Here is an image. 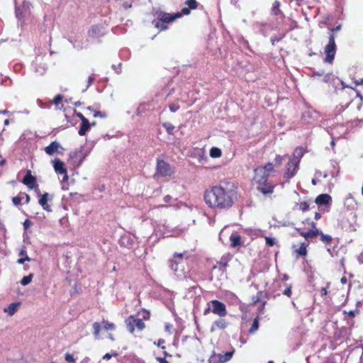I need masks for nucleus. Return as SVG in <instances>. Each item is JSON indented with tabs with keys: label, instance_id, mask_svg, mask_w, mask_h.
Instances as JSON below:
<instances>
[{
	"label": "nucleus",
	"instance_id": "nucleus-1",
	"mask_svg": "<svg viewBox=\"0 0 363 363\" xmlns=\"http://www.w3.org/2000/svg\"><path fill=\"white\" fill-rule=\"evenodd\" d=\"M237 191L233 183H224L212 186L204 193V201L211 208L228 209L236 199Z\"/></svg>",
	"mask_w": 363,
	"mask_h": 363
},
{
	"label": "nucleus",
	"instance_id": "nucleus-2",
	"mask_svg": "<svg viewBox=\"0 0 363 363\" xmlns=\"http://www.w3.org/2000/svg\"><path fill=\"white\" fill-rule=\"evenodd\" d=\"M274 171L273 163L269 162L265 166L255 169L254 182L257 184V189L263 194H271L274 191V185L267 182L272 172Z\"/></svg>",
	"mask_w": 363,
	"mask_h": 363
},
{
	"label": "nucleus",
	"instance_id": "nucleus-3",
	"mask_svg": "<svg viewBox=\"0 0 363 363\" xmlns=\"http://www.w3.org/2000/svg\"><path fill=\"white\" fill-rule=\"evenodd\" d=\"M187 259V252H184L182 253H174L173 257L169 260V268L179 279H187L188 269L186 267Z\"/></svg>",
	"mask_w": 363,
	"mask_h": 363
},
{
	"label": "nucleus",
	"instance_id": "nucleus-4",
	"mask_svg": "<svg viewBox=\"0 0 363 363\" xmlns=\"http://www.w3.org/2000/svg\"><path fill=\"white\" fill-rule=\"evenodd\" d=\"M157 21H153L155 28L162 31L168 28V24L181 17L180 13H169L160 11L157 13Z\"/></svg>",
	"mask_w": 363,
	"mask_h": 363
},
{
	"label": "nucleus",
	"instance_id": "nucleus-5",
	"mask_svg": "<svg viewBox=\"0 0 363 363\" xmlns=\"http://www.w3.org/2000/svg\"><path fill=\"white\" fill-rule=\"evenodd\" d=\"M94 335L96 338H110L112 339L111 334L109 332L113 329V325L106 322L101 323H94L93 324Z\"/></svg>",
	"mask_w": 363,
	"mask_h": 363
},
{
	"label": "nucleus",
	"instance_id": "nucleus-6",
	"mask_svg": "<svg viewBox=\"0 0 363 363\" xmlns=\"http://www.w3.org/2000/svg\"><path fill=\"white\" fill-rule=\"evenodd\" d=\"M208 308L206 309L204 313L206 314L208 311L211 310V311L220 317H224L227 314V310L225 305L218 301V300H213L210 301L208 303Z\"/></svg>",
	"mask_w": 363,
	"mask_h": 363
},
{
	"label": "nucleus",
	"instance_id": "nucleus-7",
	"mask_svg": "<svg viewBox=\"0 0 363 363\" xmlns=\"http://www.w3.org/2000/svg\"><path fill=\"white\" fill-rule=\"evenodd\" d=\"M326 57L325 62L332 63L336 52V44L335 42V37L333 34H330L328 39V43L324 49Z\"/></svg>",
	"mask_w": 363,
	"mask_h": 363
},
{
	"label": "nucleus",
	"instance_id": "nucleus-8",
	"mask_svg": "<svg viewBox=\"0 0 363 363\" xmlns=\"http://www.w3.org/2000/svg\"><path fill=\"white\" fill-rule=\"evenodd\" d=\"M128 331L133 333L134 331H142L145 328L144 322L140 319L133 316L129 317L125 320Z\"/></svg>",
	"mask_w": 363,
	"mask_h": 363
},
{
	"label": "nucleus",
	"instance_id": "nucleus-9",
	"mask_svg": "<svg viewBox=\"0 0 363 363\" xmlns=\"http://www.w3.org/2000/svg\"><path fill=\"white\" fill-rule=\"evenodd\" d=\"M156 173L162 177L170 176L174 173V169L164 160H157Z\"/></svg>",
	"mask_w": 363,
	"mask_h": 363
},
{
	"label": "nucleus",
	"instance_id": "nucleus-10",
	"mask_svg": "<svg viewBox=\"0 0 363 363\" xmlns=\"http://www.w3.org/2000/svg\"><path fill=\"white\" fill-rule=\"evenodd\" d=\"M234 351L227 352L224 354H216L213 352L208 359V363H225L231 359Z\"/></svg>",
	"mask_w": 363,
	"mask_h": 363
},
{
	"label": "nucleus",
	"instance_id": "nucleus-11",
	"mask_svg": "<svg viewBox=\"0 0 363 363\" xmlns=\"http://www.w3.org/2000/svg\"><path fill=\"white\" fill-rule=\"evenodd\" d=\"M298 160L296 159H289V162L286 164V170L284 174V177L287 179H289L295 176L298 169Z\"/></svg>",
	"mask_w": 363,
	"mask_h": 363
},
{
	"label": "nucleus",
	"instance_id": "nucleus-12",
	"mask_svg": "<svg viewBox=\"0 0 363 363\" xmlns=\"http://www.w3.org/2000/svg\"><path fill=\"white\" fill-rule=\"evenodd\" d=\"M64 150L58 142L53 141L45 148V152L48 155H53L56 152L62 153Z\"/></svg>",
	"mask_w": 363,
	"mask_h": 363
},
{
	"label": "nucleus",
	"instance_id": "nucleus-13",
	"mask_svg": "<svg viewBox=\"0 0 363 363\" xmlns=\"http://www.w3.org/2000/svg\"><path fill=\"white\" fill-rule=\"evenodd\" d=\"M16 1V16L20 19L23 18L27 13H29V5L28 3L25 1L23 2V7H18V4H19L21 0H15Z\"/></svg>",
	"mask_w": 363,
	"mask_h": 363
},
{
	"label": "nucleus",
	"instance_id": "nucleus-14",
	"mask_svg": "<svg viewBox=\"0 0 363 363\" xmlns=\"http://www.w3.org/2000/svg\"><path fill=\"white\" fill-rule=\"evenodd\" d=\"M52 195H50L48 193H45L44 194L40 196V198L39 199V203L45 211L48 212H51L52 209L50 206L48 205V202L49 201H52Z\"/></svg>",
	"mask_w": 363,
	"mask_h": 363
},
{
	"label": "nucleus",
	"instance_id": "nucleus-15",
	"mask_svg": "<svg viewBox=\"0 0 363 363\" xmlns=\"http://www.w3.org/2000/svg\"><path fill=\"white\" fill-rule=\"evenodd\" d=\"M311 229L306 232H301L300 235L303 236L306 240L313 238L319 235V230L316 228V225L314 222H311Z\"/></svg>",
	"mask_w": 363,
	"mask_h": 363
},
{
	"label": "nucleus",
	"instance_id": "nucleus-16",
	"mask_svg": "<svg viewBox=\"0 0 363 363\" xmlns=\"http://www.w3.org/2000/svg\"><path fill=\"white\" fill-rule=\"evenodd\" d=\"M35 73L39 75L43 74L47 69L45 63L41 57H37L33 64Z\"/></svg>",
	"mask_w": 363,
	"mask_h": 363
},
{
	"label": "nucleus",
	"instance_id": "nucleus-17",
	"mask_svg": "<svg viewBox=\"0 0 363 363\" xmlns=\"http://www.w3.org/2000/svg\"><path fill=\"white\" fill-rule=\"evenodd\" d=\"M104 30L101 26H92L89 30V36L93 39L104 35Z\"/></svg>",
	"mask_w": 363,
	"mask_h": 363
},
{
	"label": "nucleus",
	"instance_id": "nucleus-18",
	"mask_svg": "<svg viewBox=\"0 0 363 363\" xmlns=\"http://www.w3.org/2000/svg\"><path fill=\"white\" fill-rule=\"evenodd\" d=\"M53 164V168L55 172L58 174L66 173L67 169L65 167V163L62 162L60 159H55L52 161Z\"/></svg>",
	"mask_w": 363,
	"mask_h": 363
},
{
	"label": "nucleus",
	"instance_id": "nucleus-19",
	"mask_svg": "<svg viewBox=\"0 0 363 363\" xmlns=\"http://www.w3.org/2000/svg\"><path fill=\"white\" fill-rule=\"evenodd\" d=\"M332 201L331 196L328 194H323L318 196L315 200V202L318 205L327 206L329 205Z\"/></svg>",
	"mask_w": 363,
	"mask_h": 363
},
{
	"label": "nucleus",
	"instance_id": "nucleus-20",
	"mask_svg": "<svg viewBox=\"0 0 363 363\" xmlns=\"http://www.w3.org/2000/svg\"><path fill=\"white\" fill-rule=\"evenodd\" d=\"M227 326H228L227 322L224 319L220 318L213 322V325L211 327L210 330L211 333H213L217 329H225L227 328Z\"/></svg>",
	"mask_w": 363,
	"mask_h": 363
},
{
	"label": "nucleus",
	"instance_id": "nucleus-21",
	"mask_svg": "<svg viewBox=\"0 0 363 363\" xmlns=\"http://www.w3.org/2000/svg\"><path fill=\"white\" fill-rule=\"evenodd\" d=\"M344 205L347 208L353 210L357 208V203L354 197L351 194H349L345 199Z\"/></svg>",
	"mask_w": 363,
	"mask_h": 363
},
{
	"label": "nucleus",
	"instance_id": "nucleus-22",
	"mask_svg": "<svg viewBox=\"0 0 363 363\" xmlns=\"http://www.w3.org/2000/svg\"><path fill=\"white\" fill-rule=\"evenodd\" d=\"M25 199V203H28L30 201V196L26 193H21L18 196L12 199L13 203L15 206H18L21 203V201Z\"/></svg>",
	"mask_w": 363,
	"mask_h": 363
},
{
	"label": "nucleus",
	"instance_id": "nucleus-23",
	"mask_svg": "<svg viewBox=\"0 0 363 363\" xmlns=\"http://www.w3.org/2000/svg\"><path fill=\"white\" fill-rule=\"evenodd\" d=\"M233 255L230 253H226L223 255L220 260L217 262V264L219 265L220 267H226L228 263L232 259Z\"/></svg>",
	"mask_w": 363,
	"mask_h": 363
},
{
	"label": "nucleus",
	"instance_id": "nucleus-24",
	"mask_svg": "<svg viewBox=\"0 0 363 363\" xmlns=\"http://www.w3.org/2000/svg\"><path fill=\"white\" fill-rule=\"evenodd\" d=\"M19 305V303H11L7 308L4 309V311L11 316L17 311Z\"/></svg>",
	"mask_w": 363,
	"mask_h": 363
},
{
	"label": "nucleus",
	"instance_id": "nucleus-25",
	"mask_svg": "<svg viewBox=\"0 0 363 363\" xmlns=\"http://www.w3.org/2000/svg\"><path fill=\"white\" fill-rule=\"evenodd\" d=\"M35 177H33L30 172L26 174V176L23 178V182L24 184L27 185L30 188H33V184L35 183Z\"/></svg>",
	"mask_w": 363,
	"mask_h": 363
},
{
	"label": "nucleus",
	"instance_id": "nucleus-26",
	"mask_svg": "<svg viewBox=\"0 0 363 363\" xmlns=\"http://www.w3.org/2000/svg\"><path fill=\"white\" fill-rule=\"evenodd\" d=\"M90 128V123L87 120H84V121L82 122V125H81V127L79 130V135H84L86 134V133L89 130V129Z\"/></svg>",
	"mask_w": 363,
	"mask_h": 363
},
{
	"label": "nucleus",
	"instance_id": "nucleus-27",
	"mask_svg": "<svg viewBox=\"0 0 363 363\" xmlns=\"http://www.w3.org/2000/svg\"><path fill=\"white\" fill-rule=\"evenodd\" d=\"M230 240L231 242V246L235 247L237 246L240 245V236L237 233H233L230 236Z\"/></svg>",
	"mask_w": 363,
	"mask_h": 363
},
{
	"label": "nucleus",
	"instance_id": "nucleus-28",
	"mask_svg": "<svg viewBox=\"0 0 363 363\" xmlns=\"http://www.w3.org/2000/svg\"><path fill=\"white\" fill-rule=\"evenodd\" d=\"M69 157L71 159L79 160V164H81L85 155H83L82 150L80 151H74L69 153Z\"/></svg>",
	"mask_w": 363,
	"mask_h": 363
},
{
	"label": "nucleus",
	"instance_id": "nucleus-29",
	"mask_svg": "<svg viewBox=\"0 0 363 363\" xmlns=\"http://www.w3.org/2000/svg\"><path fill=\"white\" fill-rule=\"evenodd\" d=\"M303 155V151L302 148H296L294 153L292 157H290V159H296L298 160V164L300 163L301 158Z\"/></svg>",
	"mask_w": 363,
	"mask_h": 363
},
{
	"label": "nucleus",
	"instance_id": "nucleus-30",
	"mask_svg": "<svg viewBox=\"0 0 363 363\" xmlns=\"http://www.w3.org/2000/svg\"><path fill=\"white\" fill-rule=\"evenodd\" d=\"M280 5L281 4L279 1H275L274 2L271 10L272 15L278 16L279 14H281V11L279 9Z\"/></svg>",
	"mask_w": 363,
	"mask_h": 363
},
{
	"label": "nucleus",
	"instance_id": "nucleus-31",
	"mask_svg": "<svg viewBox=\"0 0 363 363\" xmlns=\"http://www.w3.org/2000/svg\"><path fill=\"white\" fill-rule=\"evenodd\" d=\"M307 245L304 242L301 243L298 249L295 251L300 256H306L307 255Z\"/></svg>",
	"mask_w": 363,
	"mask_h": 363
},
{
	"label": "nucleus",
	"instance_id": "nucleus-32",
	"mask_svg": "<svg viewBox=\"0 0 363 363\" xmlns=\"http://www.w3.org/2000/svg\"><path fill=\"white\" fill-rule=\"evenodd\" d=\"M319 235H320V240L325 244H329L332 240V237L329 235H325L319 230Z\"/></svg>",
	"mask_w": 363,
	"mask_h": 363
},
{
	"label": "nucleus",
	"instance_id": "nucleus-33",
	"mask_svg": "<svg viewBox=\"0 0 363 363\" xmlns=\"http://www.w3.org/2000/svg\"><path fill=\"white\" fill-rule=\"evenodd\" d=\"M257 26L259 29L260 32L264 35H267V28H269L270 26L267 23H257Z\"/></svg>",
	"mask_w": 363,
	"mask_h": 363
},
{
	"label": "nucleus",
	"instance_id": "nucleus-34",
	"mask_svg": "<svg viewBox=\"0 0 363 363\" xmlns=\"http://www.w3.org/2000/svg\"><path fill=\"white\" fill-rule=\"evenodd\" d=\"M184 4L190 9H196L199 5V3L196 1V0H186Z\"/></svg>",
	"mask_w": 363,
	"mask_h": 363
},
{
	"label": "nucleus",
	"instance_id": "nucleus-35",
	"mask_svg": "<svg viewBox=\"0 0 363 363\" xmlns=\"http://www.w3.org/2000/svg\"><path fill=\"white\" fill-rule=\"evenodd\" d=\"M210 155L212 157H219L221 155V151L219 148L213 147L210 150Z\"/></svg>",
	"mask_w": 363,
	"mask_h": 363
},
{
	"label": "nucleus",
	"instance_id": "nucleus-36",
	"mask_svg": "<svg viewBox=\"0 0 363 363\" xmlns=\"http://www.w3.org/2000/svg\"><path fill=\"white\" fill-rule=\"evenodd\" d=\"M163 127L165 128V130H167V132L169 134L172 135L174 133V130L175 128L171 123H163Z\"/></svg>",
	"mask_w": 363,
	"mask_h": 363
},
{
	"label": "nucleus",
	"instance_id": "nucleus-37",
	"mask_svg": "<svg viewBox=\"0 0 363 363\" xmlns=\"http://www.w3.org/2000/svg\"><path fill=\"white\" fill-rule=\"evenodd\" d=\"M32 278H33L32 274H29L28 276L24 277L21 281V284L23 286L28 285V284H30L31 282Z\"/></svg>",
	"mask_w": 363,
	"mask_h": 363
},
{
	"label": "nucleus",
	"instance_id": "nucleus-38",
	"mask_svg": "<svg viewBox=\"0 0 363 363\" xmlns=\"http://www.w3.org/2000/svg\"><path fill=\"white\" fill-rule=\"evenodd\" d=\"M258 327H259V322H258V320L257 319H255L253 323H252V325L250 329V332L251 333H255L257 329H258Z\"/></svg>",
	"mask_w": 363,
	"mask_h": 363
},
{
	"label": "nucleus",
	"instance_id": "nucleus-39",
	"mask_svg": "<svg viewBox=\"0 0 363 363\" xmlns=\"http://www.w3.org/2000/svg\"><path fill=\"white\" fill-rule=\"evenodd\" d=\"M285 156H280V155H277V157H275L274 159V164H273V166H279L281 165L282 161L284 160V158Z\"/></svg>",
	"mask_w": 363,
	"mask_h": 363
},
{
	"label": "nucleus",
	"instance_id": "nucleus-40",
	"mask_svg": "<svg viewBox=\"0 0 363 363\" xmlns=\"http://www.w3.org/2000/svg\"><path fill=\"white\" fill-rule=\"evenodd\" d=\"M265 241L267 245L272 247L275 245L276 239L274 238L266 237Z\"/></svg>",
	"mask_w": 363,
	"mask_h": 363
},
{
	"label": "nucleus",
	"instance_id": "nucleus-41",
	"mask_svg": "<svg viewBox=\"0 0 363 363\" xmlns=\"http://www.w3.org/2000/svg\"><path fill=\"white\" fill-rule=\"evenodd\" d=\"M62 100V96L60 94H58L54 98L53 103H54V104L57 106L61 103Z\"/></svg>",
	"mask_w": 363,
	"mask_h": 363
},
{
	"label": "nucleus",
	"instance_id": "nucleus-42",
	"mask_svg": "<svg viewBox=\"0 0 363 363\" xmlns=\"http://www.w3.org/2000/svg\"><path fill=\"white\" fill-rule=\"evenodd\" d=\"M179 108V106L177 104H171L169 105V110L173 113L177 111Z\"/></svg>",
	"mask_w": 363,
	"mask_h": 363
},
{
	"label": "nucleus",
	"instance_id": "nucleus-43",
	"mask_svg": "<svg viewBox=\"0 0 363 363\" xmlns=\"http://www.w3.org/2000/svg\"><path fill=\"white\" fill-rule=\"evenodd\" d=\"M300 209H301L303 211H306L309 209V205L307 202H301L300 203Z\"/></svg>",
	"mask_w": 363,
	"mask_h": 363
},
{
	"label": "nucleus",
	"instance_id": "nucleus-44",
	"mask_svg": "<svg viewBox=\"0 0 363 363\" xmlns=\"http://www.w3.org/2000/svg\"><path fill=\"white\" fill-rule=\"evenodd\" d=\"M329 285H330V284L328 283L326 287H323L321 289V291H320L321 296H326L328 294V288L329 287Z\"/></svg>",
	"mask_w": 363,
	"mask_h": 363
},
{
	"label": "nucleus",
	"instance_id": "nucleus-45",
	"mask_svg": "<svg viewBox=\"0 0 363 363\" xmlns=\"http://www.w3.org/2000/svg\"><path fill=\"white\" fill-rule=\"evenodd\" d=\"M311 117V112L310 111H306L303 114V118L304 121H307L308 123L310 122V121L308 120V118Z\"/></svg>",
	"mask_w": 363,
	"mask_h": 363
},
{
	"label": "nucleus",
	"instance_id": "nucleus-46",
	"mask_svg": "<svg viewBox=\"0 0 363 363\" xmlns=\"http://www.w3.org/2000/svg\"><path fill=\"white\" fill-rule=\"evenodd\" d=\"M65 360L67 362H72L74 361V357L72 354H68V353L65 354Z\"/></svg>",
	"mask_w": 363,
	"mask_h": 363
},
{
	"label": "nucleus",
	"instance_id": "nucleus-47",
	"mask_svg": "<svg viewBox=\"0 0 363 363\" xmlns=\"http://www.w3.org/2000/svg\"><path fill=\"white\" fill-rule=\"evenodd\" d=\"M181 13V16L182 15H189L190 13V9L188 7V8H183L182 10H181V12H179Z\"/></svg>",
	"mask_w": 363,
	"mask_h": 363
},
{
	"label": "nucleus",
	"instance_id": "nucleus-48",
	"mask_svg": "<svg viewBox=\"0 0 363 363\" xmlns=\"http://www.w3.org/2000/svg\"><path fill=\"white\" fill-rule=\"evenodd\" d=\"M283 294L288 297H290L291 295V286L287 287L284 291H283Z\"/></svg>",
	"mask_w": 363,
	"mask_h": 363
},
{
	"label": "nucleus",
	"instance_id": "nucleus-49",
	"mask_svg": "<svg viewBox=\"0 0 363 363\" xmlns=\"http://www.w3.org/2000/svg\"><path fill=\"white\" fill-rule=\"evenodd\" d=\"M30 258L28 256H26L25 257H21L18 259V263L23 264L25 261H30Z\"/></svg>",
	"mask_w": 363,
	"mask_h": 363
},
{
	"label": "nucleus",
	"instance_id": "nucleus-50",
	"mask_svg": "<svg viewBox=\"0 0 363 363\" xmlns=\"http://www.w3.org/2000/svg\"><path fill=\"white\" fill-rule=\"evenodd\" d=\"M31 225V222L29 220H26L23 223V228L27 230Z\"/></svg>",
	"mask_w": 363,
	"mask_h": 363
},
{
	"label": "nucleus",
	"instance_id": "nucleus-51",
	"mask_svg": "<svg viewBox=\"0 0 363 363\" xmlns=\"http://www.w3.org/2000/svg\"><path fill=\"white\" fill-rule=\"evenodd\" d=\"M93 81H94V78L92 77H89L88 84L86 86V88L84 89H83V91H85L87 89V88L91 85V84L92 83Z\"/></svg>",
	"mask_w": 363,
	"mask_h": 363
},
{
	"label": "nucleus",
	"instance_id": "nucleus-52",
	"mask_svg": "<svg viewBox=\"0 0 363 363\" xmlns=\"http://www.w3.org/2000/svg\"><path fill=\"white\" fill-rule=\"evenodd\" d=\"M19 256H21V257H25L26 256H28L25 248L21 250Z\"/></svg>",
	"mask_w": 363,
	"mask_h": 363
},
{
	"label": "nucleus",
	"instance_id": "nucleus-53",
	"mask_svg": "<svg viewBox=\"0 0 363 363\" xmlns=\"http://www.w3.org/2000/svg\"><path fill=\"white\" fill-rule=\"evenodd\" d=\"M172 199V196L169 195H167L164 197V201L166 203L169 202Z\"/></svg>",
	"mask_w": 363,
	"mask_h": 363
},
{
	"label": "nucleus",
	"instance_id": "nucleus-54",
	"mask_svg": "<svg viewBox=\"0 0 363 363\" xmlns=\"http://www.w3.org/2000/svg\"><path fill=\"white\" fill-rule=\"evenodd\" d=\"M77 116L82 120V122L84 121V120H87V118H86L81 113H77Z\"/></svg>",
	"mask_w": 363,
	"mask_h": 363
},
{
	"label": "nucleus",
	"instance_id": "nucleus-55",
	"mask_svg": "<svg viewBox=\"0 0 363 363\" xmlns=\"http://www.w3.org/2000/svg\"><path fill=\"white\" fill-rule=\"evenodd\" d=\"M164 343V340L163 339H160V340H158L157 345H158L159 347H162V348H163V349H164V346H162V345H163Z\"/></svg>",
	"mask_w": 363,
	"mask_h": 363
},
{
	"label": "nucleus",
	"instance_id": "nucleus-56",
	"mask_svg": "<svg viewBox=\"0 0 363 363\" xmlns=\"http://www.w3.org/2000/svg\"><path fill=\"white\" fill-rule=\"evenodd\" d=\"M112 354H109V353H107L106 354L104 357H103V359H110L111 357H112Z\"/></svg>",
	"mask_w": 363,
	"mask_h": 363
},
{
	"label": "nucleus",
	"instance_id": "nucleus-57",
	"mask_svg": "<svg viewBox=\"0 0 363 363\" xmlns=\"http://www.w3.org/2000/svg\"><path fill=\"white\" fill-rule=\"evenodd\" d=\"M157 359L160 362V363H168V362L164 358L157 357Z\"/></svg>",
	"mask_w": 363,
	"mask_h": 363
},
{
	"label": "nucleus",
	"instance_id": "nucleus-58",
	"mask_svg": "<svg viewBox=\"0 0 363 363\" xmlns=\"http://www.w3.org/2000/svg\"><path fill=\"white\" fill-rule=\"evenodd\" d=\"M356 311H350L347 314L351 316L354 317L355 315Z\"/></svg>",
	"mask_w": 363,
	"mask_h": 363
},
{
	"label": "nucleus",
	"instance_id": "nucleus-59",
	"mask_svg": "<svg viewBox=\"0 0 363 363\" xmlns=\"http://www.w3.org/2000/svg\"><path fill=\"white\" fill-rule=\"evenodd\" d=\"M62 174H63V181H67L68 179L67 171H66V173H62Z\"/></svg>",
	"mask_w": 363,
	"mask_h": 363
},
{
	"label": "nucleus",
	"instance_id": "nucleus-60",
	"mask_svg": "<svg viewBox=\"0 0 363 363\" xmlns=\"http://www.w3.org/2000/svg\"><path fill=\"white\" fill-rule=\"evenodd\" d=\"M320 217H321V216H320V213L316 212V213H315L314 218H315V220H318V219H320Z\"/></svg>",
	"mask_w": 363,
	"mask_h": 363
},
{
	"label": "nucleus",
	"instance_id": "nucleus-61",
	"mask_svg": "<svg viewBox=\"0 0 363 363\" xmlns=\"http://www.w3.org/2000/svg\"><path fill=\"white\" fill-rule=\"evenodd\" d=\"M340 282L342 284H345L347 283V278L346 277H342L340 279Z\"/></svg>",
	"mask_w": 363,
	"mask_h": 363
},
{
	"label": "nucleus",
	"instance_id": "nucleus-62",
	"mask_svg": "<svg viewBox=\"0 0 363 363\" xmlns=\"http://www.w3.org/2000/svg\"><path fill=\"white\" fill-rule=\"evenodd\" d=\"M94 117H97V116L102 117V116H104V115L101 112L96 111V112L94 113Z\"/></svg>",
	"mask_w": 363,
	"mask_h": 363
},
{
	"label": "nucleus",
	"instance_id": "nucleus-63",
	"mask_svg": "<svg viewBox=\"0 0 363 363\" xmlns=\"http://www.w3.org/2000/svg\"><path fill=\"white\" fill-rule=\"evenodd\" d=\"M329 77H330V75H329L328 74H326V75L324 77L323 81H324L325 82H328V79H329Z\"/></svg>",
	"mask_w": 363,
	"mask_h": 363
},
{
	"label": "nucleus",
	"instance_id": "nucleus-64",
	"mask_svg": "<svg viewBox=\"0 0 363 363\" xmlns=\"http://www.w3.org/2000/svg\"><path fill=\"white\" fill-rule=\"evenodd\" d=\"M340 28H341V26H337V27H335V28H333V29L332 30V31H338V30H340Z\"/></svg>",
	"mask_w": 363,
	"mask_h": 363
}]
</instances>
